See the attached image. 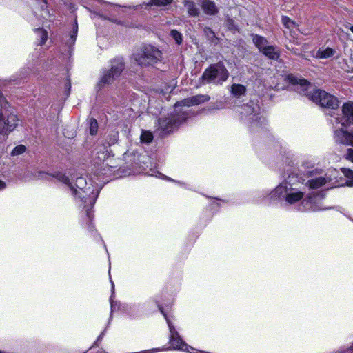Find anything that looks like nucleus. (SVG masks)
<instances>
[{
  "label": "nucleus",
  "instance_id": "f257e3e1",
  "mask_svg": "<svg viewBox=\"0 0 353 353\" xmlns=\"http://www.w3.org/2000/svg\"><path fill=\"white\" fill-rule=\"evenodd\" d=\"M94 155L98 159L95 162L97 168L94 172V177L90 179V183L87 180L79 176L75 181L63 173L57 172L53 174V176L65 185L68 191L74 197L75 201L80 206H83L88 221H90L93 217L92 208L103 185L108 182L112 175V168L114 165L112 163V152L105 145L98 146L95 149Z\"/></svg>",
  "mask_w": 353,
  "mask_h": 353
},
{
  "label": "nucleus",
  "instance_id": "f03ea898",
  "mask_svg": "<svg viewBox=\"0 0 353 353\" xmlns=\"http://www.w3.org/2000/svg\"><path fill=\"white\" fill-rule=\"evenodd\" d=\"M304 181L305 179L299 177L296 170H292L273 190L261 194V201L268 203L279 202L289 205L299 203L300 212H318L332 208L321 203V201L324 198L323 193L310 192L305 195L299 188Z\"/></svg>",
  "mask_w": 353,
  "mask_h": 353
},
{
  "label": "nucleus",
  "instance_id": "7ed1b4c3",
  "mask_svg": "<svg viewBox=\"0 0 353 353\" xmlns=\"http://www.w3.org/2000/svg\"><path fill=\"white\" fill-rule=\"evenodd\" d=\"M285 81L292 85L293 89L303 96H306L321 107L336 109L339 104L336 97L328 92L315 88L307 80L299 78L293 74H288L285 77Z\"/></svg>",
  "mask_w": 353,
  "mask_h": 353
},
{
  "label": "nucleus",
  "instance_id": "20e7f679",
  "mask_svg": "<svg viewBox=\"0 0 353 353\" xmlns=\"http://www.w3.org/2000/svg\"><path fill=\"white\" fill-rule=\"evenodd\" d=\"M303 168V174L309 178L305 184L310 189H318L327 184L332 187L343 185L336 179L338 171L336 169L330 168L325 172L321 168L314 167V163L310 161H304Z\"/></svg>",
  "mask_w": 353,
  "mask_h": 353
},
{
  "label": "nucleus",
  "instance_id": "39448f33",
  "mask_svg": "<svg viewBox=\"0 0 353 353\" xmlns=\"http://www.w3.org/2000/svg\"><path fill=\"white\" fill-rule=\"evenodd\" d=\"M190 116V111L182 108H177L174 105L173 112L167 116L162 115L158 120L159 130L163 134H168L176 130Z\"/></svg>",
  "mask_w": 353,
  "mask_h": 353
},
{
  "label": "nucleus",
  "instance_id": "423d86ee",
  "mask_svg": "<svg viewBox=\"0 0 353 353\" xmlns=\"http://www.w3.org/2000/svg\"><path fill=\"white\" fill-rule=\"evenodd\" d=\"M236 111L240 114L239 119L250 127H261L266 122L260 107L252 101L238 108Z\"/></svg>",
  "mask_w": 353,
  "mask_h": 353
},
{
  "label": "nucleus",
  "instance_id": "0eeeda50",
  "mask_svg": "<svg viewBox=\"0 0 353 353\" xmlns=\"http://www.w3.org/2000/svg\"><path fill=\"white\" fill-rule=\"evenodd\" d=\"M134 61L141 66H153L161 61L162 52L152 45L143 46L139 52L133 54Z\"/></svg>",
  "mask_w": 353,
  "mask_h": 353
},
{
  "label": "nucleus",
  "instance_id": "6e6552de",
  "mask_svg": "<svg viewBox=\"0 0 353 353\" xmlns=\"http://www.w3.org/2000/svg\"><path fill=\"white\" fill-rule=\"evenodd\" d=\"M228 77L229 72L227 68L223 63L219 62L207 68L203 72L200 81L203 84H221L228 79Z\"/></svg>",
  "mask_w": 353,
  "mask_h": 353
},
{
  "label": "nucleus",
  "instance_id": "1a4fd4ad",
  "mask_svg": "<svg viewBox=\"0 0 353 353\" xmlns=\"http://www.w3.org/2000/svg\"><path fill=\"white\" fill-rule=\"evenodd\" d=\"M124 69V63L122 59L117 58L111 61V66L108 70L104 71L99 81L98 86L100 88L112 83L121 74Z\"/></svg>",
  "mask_w": 353,
  "mask_h": 353
},
{
  "label": "nucleus",
  "instance_id": "9d476101",
  "mask_svg": "<svg viewBox=\"0 0 353 353\" xmlns=\"http://www.w3.org/2000/svg\"><path fill=\"white\" fill-rule=\"evenodd\" d=\"M34 14L42 23L52 20V15L48 9L47 0H35Z\"/></svg>",
  "mask_w": 353,
  "mask_h": 353
},
{
  "label": "nucleus",
  "instance_id": "9b49d317",
  "mask_svg": "<svg viewBox=\"0 0 353 353\" xmlns=\"http://www.w3.org/2000/svg\"><path fill=\"white\" fill-rule=\"evenodd\" d=\"M334 139L336 143L353 147V132L348 131L343 128L335 129Z\"/></svg>",
  "mask_w": 353,
  "mask_h": 353
},
{
  "label": "nucleus",
  "instance_id": "f8f14e48",
  "mask_svg": "<svg viewBox=\"0 0 353 353\" xmlns=\"http://www.w3.org/2000/svg\"><path fill=\"white\" fill-rule=\"evenodd\" d=\"M343 118L340 120L335 117L336 123H341L342 126L353 125V102L345 103L342 106Z\"/></svg>",
  "mask_w": 353,
  "mask_h": 353
},
{
  "label": "nucleus",
  "instance_id": "ddd939ff",
  "mask_svg": "<svg viewBox=\"0 0 353 353\" xmlns=\"http://www.w3.org/2000/svg\"><path fill=\"white\" fill-rule=\"evenodd\" d=\"M210 99V96L207 94H198L192 96L190 98H187L176 102V109L179 108L183 109V108H188L192 105H198L201 103L208 101Z\"/></svg>",
  "mask_w": 353,
  "mask_h": 353
},
{
  "label": "nucleus",
  "instance_id": "4468645a",
  "mask_svg": "<svg viewBox=\"0 0 353 353\" xmlns=\"http://www.w3.org/2000/svg\"><path fill=\"white\" fill-rule=\"evenodd\" d=\"M78 32V24L77 20L72 24V30L66 33L62 39V43L65 45L70 51L75 43Z\"/></svg>",
  "mask_w": 353,
  "mask_h": 353
},
{
  "label": "nucleus",
  "instance_id": "2eb2a0df",
  "mask_svg": "<svg viewBox=\"0 0 353 353\" xmlns=\"http://www.w3.org/2000/svg\"><path fill=\"white\" fill-rule=\"evenodd\" d=\"M201 6L203 12L208 16H214L219 11L216 3L212 0H202Z\"/></svg>",
  "mask_w": 353,
  "mask_h": 353
},
{
  "label": "nucleus",
  "instance_id": "dca6fc26",
  "mask_svg": "<svg viewBox=\"0 0 353 353\" xmlns=\"http://www.w3.org/2000/svg\"><path fill=\"white\" fill-rule=\"evenodd\" d=\"M336 54L337 51L335 48L322 46L318 49L315 57L320 59H325L332 57L338 58L339 55H336Z\"/></svg>",
  "mask_w": 353,
  "mask_h": 353
},
{
  "label": "nucleus",
  "instance_id": "f3484780",
  "mask_svg": "<svg viewBox=\"0 0 353 353\" xmlns=\"http://www.w3.org/2000/svg\"><path fill=\"white\" fill-rule=\"evenodd\" d=\"M183 3L190 17H196L199 15L200 9L196 3L190 0H184Z\"/></svg>",
  "mask_w": 353,
  "mask_h": 353
},
{
  "label": "nucleus",
  "instance_id": "a211bd4d",
  "mask_svg": "<svg viewBox=\"0 0 353 353\" xmlns=\"http://www.w3.org/2000/svg\"><path fill=\"white\" fill-rule=\"evenodd\" d=\"M341 172L344 175V176L346 178V181L343 183H339L340 184H343L342 186L346 185L348 187H352L353 186V170H350V168H341ZM340 185L339 187H341Z\"/></svg>",
  "mask_w": 353,
  "mask_h": 353
},
{
  "label": "nucleus",
  "instance_id": "6ab92c4d",
  "mask_svg": "<svg viewBox=\"0 0 353 353\" xmlns=\"http://www.w3.org/2000/svg\"><path fill=\"white\" fill-rule=\"evenodd\" d=\"M110 301L111 312H114V310H116L117 307H118V308L121 307V310L124 313H125L127 315H128L130 316H132V306H131V305H121L120 303L118 305L117 302H114L112 301V297L110 298Z\"/></svg>",
  "mask_w": 353,
  "mask_h": 353
},
{
  "label": "nucleus",
  "instance_id": "aec40b11",
  "mask_svg": "<svg viewBox=\"0 0 353 353\" xmlns=\"http://www.w3.org/2000/svg\"><path fill=\"white\" fill-rule=\"evenodd\" d=\"M34 32L37 36V42L39 46L43 45L48 39V32L46 30L38 28L34 29Z\"/></svg>",
  "mask_w": 353,
  "mask_h": 353
},
{
  "label": "nucleus",
  "instance_id": "412c9836",
  "mask_svg": "<svg viewBox=\"0 0 353 353\" xmlns=\"http://www.w3.org/2000/svg\"><path fill=\"white\" fill-rule=\"evenodd\" d=\"M261 52L265 56L273 60H276L279 57V52L273 46L268 45Z\"/></svg>",
  "mask_w": 353,
  "mask_h": 353
},
{
  "label": "nucleus",
  "instance_id": "4be33fe9",
  "mask_svg": "<svg viewBox=\"0 0 353 353\" xmlns=\"http://www.w3.org/2000/svg\"><path fill=\"white\" fill-rule=\"evenodd\" d=\"M252 40L261 52L268 45V42L265 38L257 34L253 35Z\"/></svg>",
  "mask_w": 353,
  "mask_h": 353
},
{
  "label": "nucleus",
  "instance_id": "5701e85b",
  "mask_svg": "<svg viewBox=\"0 0 353 353\" xmlns=\"http://www.w3.org/2000/svg\"><path fill=\"white\" fill-rule=\"evenodd\" d=\"M246 88L241 84H233L231 86V92L234 97H241L245 93Z\"/></svg>",
  "mask_w": 353,
  "mask_h": 353
},
{
  "label": "nucleus",
  "instance_id": "b1692460",
  "mask_svg": "<svg viewBox=\"0 0 353 353\" xmlns=\"http://www.w3.org/2000/svg\"><path fill=\"white\" fill-rule=\"evenodd\" d=\"M173 0H150L147 3L143 5L145 6H165L170 4Z\"/></svg>",
  "mask_w": 353,
  "mask_h": 353
},
{
  "label": "nucleus",
  "instance_id": "393cba45",
  "mask_svg": "<svg viewBox=\"0 0 353 353\" xmlns=\"http://www.w3.org/2000/svg\"><path fill=\"white\" fill-rule=\"evenodd\" d=\"M119 139V132L117 131L112 132L106 137V143L108 147L115 144Z\"/></svg>",
  "mask_w": 353,
  "mask_h": 353
},
{
  "label": "nucleus",
  "instance_id": "a878e982",
  "mask_svg": "<svg viewBox=\"0 0 353 353\" xmlns=\"http://www.w3.org/2000/svg\"><path fill=\"white\" fill-rule=\"evenodd\" d=\"M170 37L174 40L177 45H181L183 43V37L181 32L176 30H172L170 33Z\"/></svg>",
  "mask_w": 353,
  "mask_h": 353
},
{
  "label": "nucleus",
  "instance_id": "bb28decb",
  "mask_svg": "<svg viewBox=\"0 0 353 353\" xmlns=\"http://www.w3.org/2000/svg\"><path fill=\"white\" fill-rule=\"evenodd\" d=\"M141 141L143 143H150L153 140V134L150 131H142L140 137Z\"/></svg>",
  "mask_w": 353,
  "mask_h": 353
},
{
  "label": "nucleus",
  "instance_id": "cd10ccee",
  "mask_svg": "<svg viewBox=\"0 0 353 353\" xmlns=\"http://www.w3.org/2000/svg\"><path fill=\"white\" fill-rule=\"evenodd\" d=\"M281 21L283 26L288 29H292L296 26V23L286 16L282 17Z\"/></svg>",
  "mask_w": 353,
  "mask_h": 353
},
{
  "label": "nucleus",
  "instance_id": "c85d7f7f",
  "mask_svg": "<svg viewBox=\"0 0 353 353\" xmlns=\"http://www.w3.org/2000/svg\"><path fill=\"white\" fill-rule=\"evenodd\" d=\"M89 125H90V134L91 135H95L98 131V123L95 119L90 118L89 119Z\"/></svg>",
  "mask_w": 353,
  "mask_h": 353
},
{
  "label": "nucleus",
  "instance_id": "c756f323",
  "mask_svg": "<svg viewBox=\"0 0 353 353\" xmlns=\"http://www.w3.org/2000/svg\"><path fill=\"white\" fill-rule=\"evenodd\" d=\"M26 150V146L23 145H19L16 146L11 152L12 156H18L25 152Z\"/></svg>",
  "mask_w": 353,
  "mask_h": 353
},
{
  "label": "nucleus",
  "instance_id": "7c9ffc66",
  "mask_svg": "<svg viewBox=\"0 0 353 353\" xmlns=\"http://www.w3.org/2000/svg\"><path fill=\"white\" fill-rule=\"evenodd\" d=\"M345 159L352 163H353V149L348 148L345 154Z\"/></svg>",
  "mask_w": 353,
  "mask_h": 353
},
{
  "label": "nucleus",
  "instance_id": "2f4dec72",
  "mask_svg": "<svg viewBox=\"0 0 353 353\" xmlns=\"http://www.w3.org/2000/svg\"><path fill=\"white\" fill-rule=\"evenodd\" d=\"M163 179H165V180L168 181H171V182H174L175 183H176L177 185H179V186L181 187H183L184 188H187V184L184 182H182V181H176L175 180H174L172 178H170L168 176H165L163 177Z\"/></svg>",
  "mask_w": 353,
  "mask_h": 353
},
{
  "label": "nucleus",
  "instance_id": "473e14b6",
  "mask_svg": "<svg viewBox=\"0 0 353 353\" xmlns=\"http://www.w3.org/2000/svg\"><path fill=\"white\" fill-rule=\"evenodd\" d=\"M203 31H204V33L205 34V35L209 38V39H212L215 37V34L214 33V32L212 31V30L210 28H208V27H205L204 29H203Z\"/></svg>",
  "mask_w": 353,
  "mask_h": 353
},
{
  "label": "nucleus",
  "instance_id": "72a5a7b5",
  "mask_svg": "<svg viewBox=\"0 0 353 353\" xmlns=\"http://www.w3.org/2000/svg\"><path fill=\"white\" fill-rule=\"evenodd\" d=\"M6 187V184L4 181L0 180V190L5 189Z\"/></svg>",
  "mask_w": 353,
  "mask_h": 353
},
{
  "label": "nucleus",
  "instance_id": "f704fd0d",
  "mask_svg": "<svg viewBox=\"0 0 353 353\" xmlns=\"http://www.w3.org/2000/svg\"><path fill=\"white\" fill-rule=\"evenodd\" d=\"M350 30L353 33V25L350 26Z\"/></svg>",
  "mask_w": 353,
  "mask_h": 353
},
{
  "label": "nucleus",
  "instance_id": "c9c22d12",
  "mask_svg": "<svg viewBox=\"0 0 353 353\" xmlns=\"http://www.w3.org/2000/svg\"><path fill=\"white\" fill-rule=\"evenodd\" d=\"M39 175H43V174H44V173H43V172H39ZM41 177H42V176H41Z\"/></svg>",
  "mask_w": 353,
  "mask_h": 353
},
{
  "label": "nucleus",
  "instance_id": "e433bc0d",
  "mask_svg": "<svg viewBox=\"0 0 353 353\" xmlns=\"http://www.w3.org/2000/svg\"><path fill=\"white\" fill-rule=\"evenodd\" d=\"M33 178H34V179H36V178H39V176H34Z\"/></svg>",
  "mask_w": 353,
  "mask_h": 353
},
{
  "label": "nucleus",
  "instance_id": "4c0bfd02",
  "mask_svg": "<svg viewBox=\"0 0 353 353\" xmlns=\"http://www.w3.org/2000/svg\"><path fill=\"white\" fill-rule=\"evenodd\" d=\"M112 288L114 289V284L112 283Z\"/></svg>",
  "mask_w": 353,
  "mask_h": 353
},
{
  "label": "nucleus",
  "instance_id": "58836bf2",
  "mask_svg": "<svg viewBox=\"0 0 353 353\" xmlns=\"http://www.w3.org/2000/svg\"><path fill=\"white\" fill-rule=\"evenodd\" d=\"M0 353H5V352L0 351Z\"/></svg>",
  "mask_w": 353,
  "mask_h": 353
}]
</instances>
